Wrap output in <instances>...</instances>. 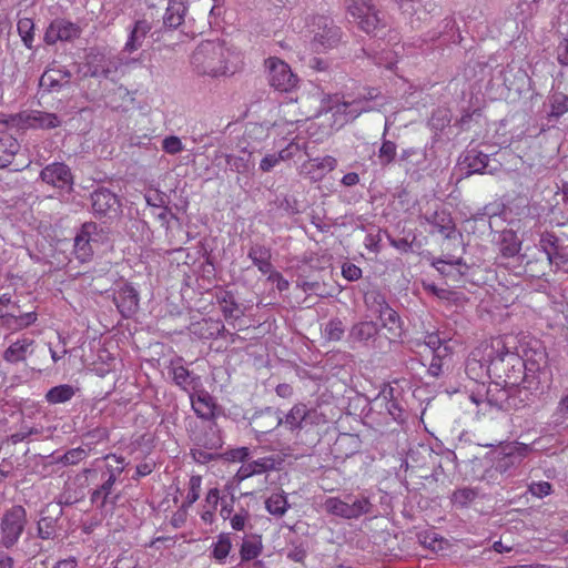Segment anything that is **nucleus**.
I'll list each match as a JSON object with an SVG mask.
<instances>
[{
  "label": "nucleus",
  "mask_w": 568,
  "mask_h": 568,
  "mask_svg": "<svg viewBox=\"0 0 568 568\" xmlns=\"http://www.w3.org/2000/svg\"><path fill=\"white\" fill-rule=\"evenodd\" d=\"M531 448L518 442L507 443L486 454L484 460L489 465L481 479L488 483H499L504 475L513 471L524 462Z\"/></svg>",
  "instance_id": "f257e3e1"
},
{
  "label": "nucleus",
  "mask_w": 568,
  "mask_h": 568,
  "mask_svg": "<svg viewBox=\"0 0 568 568\" xmlns=\"http://www.w3.org/2000/svg\"><path fill=\"white\" fill-rule=\"evenodd\" d=\"M231 52L220 41L201 42L191 55L193 71L202 77L219 78L232 74L229 65Z\"/></svg>",
  "instance_id": "f03ea898"
},
{
  "label": "nucleus",
  "mask_w": 568,
  "mask_h": 568,
  "mask_svg": "<svg viewBox=\"0 0 568 568\" xmlns=\"http://www.w3.org/2000/svg\"><path fill=\"white\" fill-rule=\"evenodd\" d=\"M324 510L336 517L352 520L373 513L374 505L364 494H346L344 497H328L323 503Z\"/></svg>",
  "instance_id": "7ed1b4c3"
},
{
  "label": "nucleus",
  "mask_w": 568,
  "mask_h": 568,
  "mask_svg": "<svg viewBox=\"0 0 568 568\" xmlns=\"http://www.w3.org/2000/svg\"><path fill=\"white\" fill-rule=\"evenodd\" d=\"M351 22L367 34L376 36L386 27L385 17L373 0H351L347 6Z\"/></svg>",
  "instance_id": "20e7f679"
},
{
  "label": "nucleus",
  "mask_w": 568,
  "mask_h": 568,
  "mask_svg": "<svg viewBox=\"0 0 568 568\" xmlns=\"http://www.w3.org/2000/svg\"><path fill=\"white\" fill-rule=\"evenodd\" d=\"M28 524L27 510L21 505L6 509L0 518V545L6 549L13 548L22 536Z\"/></svg>",
  "instance_id": "39448f33"
},
{
  "label": "nucleus",
  "mask_w": 568,
  "mask_h": 568,
  "mask_svg": "<svg viewBox=\"0 0 568 568\" xmlns=\"http://www.w3.org/2000/svg\"><path fill=\"white\" fill-rule=\"evenodd\" d=\"M384 105V97L375 89H368L367 92L352 101H343L332 106L334 115L343 116L341 125L355 120L363 112H369Z\"/></svg>",
  "instance_id": "423d86ee"
},
{
  "label": "nucleus",
  "mask_w": 568,
  "mask_h": 568,
  "mask_svg": "<svg viewBox=\"0 0 568 568\" xmlns=\"http://www.w3.org/2000/svg\"><path fill=\"white\" fill-rule=\"evenodd\" d=\"M308 27L313 34L311 44L316 52L334 49L342 42V29L328 17L316 16Z\"/></svg>",
  "instance_id": "0eeeda50"
},
{
  "label": "nucleus",
  "mask_w": 568,
  "mask_h": 568,
  "mask_svg": "<svg viewBox=\"0 0 568 568\" xmlns=\"http://www.w3.org/2000/svg\"><path fill=\"white\" fill-rule=\"evenodd\" d=\"M266 67L268 69V82L274 89L290 92L296 87L297 77L292 72L286 62L277 58H268Z\"/></svg>",
  "instance_id": "6e6552de"
},
{
  "label": "nucleus",
  "mask_w": 568,
  "mask_h": 568,
  "mask_svg": "<svg viewBox=\"0 0 568 568\" xmlns=\"http://www.w3.org/2000/svg\"><path fill=\"white\" fill-rule=\"evenodd\" d=\"M183 362L184 359L181 356H176L175 358L171 359L168 365V374L175 386L189 395H192V392H196L199 388H201V377L189 371L183 365Z\"/></svg>",
  "instance_id": "1a4fd4ad"
},
{
  "label": "nucleus",
  "mask_w": 568,
  "mask_h": 568,
  "mask_svg": "<svg viewBox=\"0 0 568 568\" xmlns=\"http://www.w3.org/2000/svg\"><path fill=\"white\" fill-rule=\"evenodd\" d=\"M381 327L374 321L363 320L354 323L348 331L347 342L351 348L368 347L378 337Z\"/></svg>",
  "instance_id": "9d476101"
},
{
  "label": "nucleus",
  "mask_w": 568,
  "mask_h": 568,
  "mask_svg": "<svg viewBox=\"0 0 568 568\" xmlns=\"http://www.w3.org/2000/svg\"><path fill=\"white\" fill-rule=\"evenodd\" d=\"M42 182L61 190H71L73 175L71 169L62 162H53L45 165L40 172Z\"/></svg>",
  "instance_id": "9b49d317"
},
{
  "label": "nucleus",
  "mask_w": 568,
  "mask_h": 568,
  "mask_svg": "<svg viewBox=\"0 0 568 568\" xmlns=\"http://www.w3.org/2000/svg\"><path fill=\"white\" fill-rule=\"evenodd\" d=\"M92 210L95 216L104 217L116 215L120 202L118 196L109 189L101 187L91 194Z\"/></svg>",
  "instance_id": "f8f14e48"
},
{
  "label": "nucleus",
  "mask_w": 568,
  "mask_h": 568,
  "mask_svg": "<svg viewBox=\"0 0 568 568\" xmlns=\"http://www.w3.org/2000/svg\"><path fill=\"white\" fill-rule=\"evenodd\" d=\"M62 515L61 507L51 513V504H47L41 509L37 521V537L41 540H53L58 535V524Z\"/></svg>",
  "instance_id": "ddd939ff"
},
{
  "label": "nucleus",
  "mask_w": 568,
  "mask_h": 568,
  "mask_svg": "<svg viewBox=\"0 0 568 568\" xmlns=\"http://www.w3.org/2000/svg\"><path fill=\"white\" fill-rule=\"evenodd\" d=\"M398 164L412 178H419L420 172L427 169L425 150L418 148L404 149L398 158Z\"/></svg>",
  "instance_id": "4468645a"
},
{
  "label": "nucleus",
  "mask_w": 568,
  "mask_h": 568,
  "mask_svg": "<svg viewBox=\"0 0 568 568\" xmlns=\"http://www.w3.org/2000/svg\"><path fill=\"white\" fill-rule=\"evenodd\" d=\"M113 302L121 315L130 318L139 308V293L131 284H124L114 292Z\"/></svg>",
  "instance_id": "2eb2a0df"
},
{
  "label": "nucleus",
  "mask_w": 568,
  "mask_h": 568,
  "mask_svg": "<svg viewBox=\"0 0 568 568\" xmlns=\"http://www.w3.org/2000/svg\"><path fill=\"white\" fill-rule=\"evenodd\" d=\"M72 73L64 67H50L40 78V87L48 92H59L70 85Z\"/></svg>",
  "instance_id": "dca6fc26"
},
{
  "label": "nucleus",
  "mask_w": 568,
  "mask_h": 568,
  "mask_svg": "<svg viewBox=\"0 0 568 568\" xmlns=\"http://www.w3.org/2000/svg\"><path fill=\"white\" fill-rule=\"evenodd\" d=\"M95 232V223H84L74 237V254L82 263L89 261L93 254L91 242L94 241L92 236Z\"/></svg>",
  "instance_id": "f3484780"
},
{
  "label": "nucleus",
  "mask_w": 568,
  "mask_h": 568,
  "mask_svg": "<svg viewBox=\"0 0 568 568\" xmlns=\"http://www.w3.org/2000/svg\"><path fill=\"white\" fill-rule=\"evenodd\" d=\"M283 424V416L277 409L267 407L256 413L251 422L252 428L256 434L265 435L276 429Z\"/></svg>",
  "instance_id": "a211bd4d"
},
{
  "label": "nucleus",
  "mask_w": 568,
  "mask_h": 568,
  "mask_svg": "<svg viewBox=\"0 0 568 568\" xmlns=\"http://www.w3.org/2000/svg\"><path fill=\"white\" fill-rule=\"evenodd\" d=\"M192 409L199 418L211 420L215 417L216 404L214 398L204 389H197L189 395Z\"/></svg>",
  "instance_id": "6ab92c4d"
},
{
  "label": "nucleus",
  "mask_w": 568,
  "mask_h": 568,
  "mask_svg": "<svg viewBox=\"0 0 568 568\" xmlns=\"http://www.w3.org/2000/svg\"><path fill=\"white\" fill-rule=\"evenodd\" d=\"M337 166V160L334 156L326 155L306 161L301 165V172L314 181L321 180L325 173L333 171Z\"/></svg>",
  "instance_id": "aec40b11"
},
{
  "label": "nucleus",
  "mask_w": 568,
  "mask_h": 568,
  "mask_svg": "<svg viewBox=\"0 0 568 568\" xmlns=\"http://www.w3.org/2000/svg\"><path fill=\"white\" fill-rule=\"evenodd\" d=\"M278 460L273 456L258 458L243 464L236 473V478L242 481L251 476L261 475L277 469Z\"/></svg>",
  "instance_id": "412c9836"
},
{
  "label": "nucleus",
  "mask_w": 568,
  "mask_h": 568,
  "mask_svg": "<svg viewBox=\"0 0 568 568\" xmlns=\"http://www.w3.org/2000/svg\"><path fill=\"white\" fill-rule=\"evenodd\" d=\"M427 224L434 226L438 233L445 239L449 240L454 237L456 232L455 222L449 212L446 210L435 211L430 214H425L422 217Z\"/></svg>",
  "instance_id": "4be33fe9"
},
{
  "label": "nucleus",
  "mask_w": 568,
  "mask_h": 568,
  "mask_svg": "<svg viewBox=\"0 0 568 568\" xmlns=\"http://www.w3.org/2000/svg\"><path fill=\"white\" fill-rule=\"evenodd\" d=\"M151 23L146 20H138L131 30L128 41L124 44L122 53H132L140 49L148 33L151 31Z\"/></svg>",
  "instance_id": "5701e85b"
},
{
  "label": "nucleus",
  "mask_w": 568,
  "mask_h": 568,
  "mask_svg": "<svg viewBox=\"0 0 568 568\" xmlns=\"http://www.w3.org/2000/svg\"><path fill=\"white\" fill-rule=\"evenodd\" d=\"M489 156L477 150H469L464 159V163L467 165V174H493L496 169H489Z\"/></svg>",
  "instance_id": "b1692460"
},
{
  "label": "nucleus",
  "mask_w": 568,
  "mask_h": 568,
  "mask_svg": "<svg viewBox=\"0 0 568 568\" xmlns=\"http://www.w3.org/2000/svg\"><path fill=\"white\" fill-rule=\"evenodd\" d=\"M300 149L301 146L298 143L291 142L278 153L266 154L260 162V170L263 173L271 172L280 162L293 158Z\"/></svg>",
  "instance_id": "393cba45"
},
{
  "label": "nucleus",
  "mask_w": 568,
  "mask_h": 568,
  "mask_svg": "<svg viewBox=\"0 0 568 568\" xmlns=\"http://www.w3.org/2000/svg\"><path fill=\"white\" fill-rule=\"evenodd\" d=\"M100 61L104 70L100 71V74H103V78L109 79L116 74L122 67H129L131 64H135L140 61L136 58H126L124 53H120L114 57L105 58L104 55H100Z\"/></svg>",
  "instance_id": "a878e982"
},
{
  "label": "nucleus",
  "mask_w": 568,
  "mask_h": 568,
  "mask_svg": "<svg viewBox=\"0 0 568 568\" xmlns=\"http://www.w3.org/2000/svg\"><path fill=\"white\" fill-rule=\"evenodd\" d=\"M185 13V0H169L168 8L163 17L164 26L170 29H176L183 23Z\"/></svg>",
  "instance_id": "bb28decb"
},
{
  "label": "nucleus",
  "mask_w": 568,
  "mask_h": 568,
  "mask_svg": "<svg viewBox=\"0 0 568 568\" xmlns=\"http://www.w3.org/2000/svg\"><path fill=\"white\" fill-rule=\"evenodd\" d=\"M248 258L263 274L272 273L273 265L271 263V250L264 245H252L247 253Z\"/></svg>",
  "instance_id": "cd10ccee"
},
{
  "label": "nucleus",
  "mask_w": 568,
  "mask_h": 568,
  "mask_svg": "<svg viewBox=\"0 0 568 568\" xmlns=\"http://www.w3.org/2000/svg\"><path fill=\"white\" fill-rule=\"evenodd\" d=\"M33 343L34 341L31 338L18 339L4 351L3 359L12 364L24 361L27 355L31 353Z\"/></svg>",
  "instance_id": "c85d7f7f"
},
{
  "label": "nucleus",
  "mask_w": 568,
  "mask_h": 568,
  "mask_svg": "<svg viewBox=\"0 0 568 568\" xmlns=\"http://www.w3.org/2000/svg\"><path fill=\"white\" fill-rule=\"evenodd\" d=\"M37 318L36 312H28L21 315L6 313V315H1V326L10 331H20L32 325Z\"/></svg>",
  "instance_id": "c756f323"
},
{
  "label": "nucleus",
  "mask_w": 568,
  "mask_h": 568,
  "mask_svg": "<svg viewBox=\"0 0 568 568\" xmlns=\"http://www.w3.org/2000/svg\"><path fill=\"white\" fill-rule=\"evenodd\" d=\"M486 400L498 409H507L511 406L509 390L495 383L488 386Z\"/></svg>",
  "instance_id": "7c9ffc66"
},
{
  "label": "nucleus",
  "mask_w": 568,
  "mask_h": 568,
  "mask_svg": "<svg viewBox=\"0 0 568 568\" xmlns=\"http://www.w3.org/2000/svg\"><path fill=\"white\" fill-rule=\"evenodd\" d=\"M20 150V144L17 139L11 135H6L0 139V169L10 165Z\"/></svg>",
  "instance_id": "2f4dec72"
},
{
  "label": "nucleus",
  "mask_w": 568,
  "mask_h": 568,
  "mask_svg": "<svg viewBox=\"0 0 568 568\" xmlns=\"http://www.w3.org/2000/svg\"><path fill=\"white\" fill-rule=\"evenodd\" d=\"M305 415L306 405L297 403L283 416V424L292 432L302 429L305 426Z\"/></svg>",
  "instance_id": "473e14b6"
},
{
  "label": "nucleus",
  "mask_w": 568,
  "mask_h": 568,
  "mask_svg": "<svg viewBox=\"0 0 568 568\" xmlns=\"http://www.w3.org/2000/svg\"><path fill=\"white\" fill-rule=\"evenodd\" d=\"M77 390V388L69 384L58 385L47 392L45 400L52 405L63 404L69 402Z\"/></svg>",
  "instance_id": "72a5a7b5"
},
{
  "label": "nucleus",
  "mask_w": 568,
  "mask_h": 568,
  "mask_svg": "<svg viewBox=\"0 0 568 568\" xmlns=\"http://www.w3.org/2000/svg\"><path fill=\"white\" fill-rule=\"evenodd\" d=\"M450 354V348H440L436 353H432L433 357L428 366V374L433 377L442 376L445 368H448Z\"/></svg>",
  "instance_id": "f704fd0d"
},
{
  "label": "nucleus",
  "mask_w": 568,
  "mask_h": 568,
  "mask_svg": "<svg viewBox=\"0 0 568 568\" xmlns=\"http://www.w3.org/2000/svg\"><path fill=\"white\" fill-rule=\"evenodd\" d=\"M111 457L121 466H118L115 468H111L108 466V470L103 475V477H105V478H104L103 484L99 488H100V491H102L104 494V496H106V497L111 494L113 485L116 481V478L120 476V474L124 469V466H123L124 458L123 457H120L116 455H108L105 458H111Z\"/></svg>",
  "instance_id": "c9c22d12"
},
{
  "label": "nucleus",
  "mask_w": 568,
  "mask_h": 568,
  "mask_svg": "<svg viewBox=\"0 0 568 568\" xmlns=\"http://www.w3.org/2000/svg\"><path fill=\"white\" fill-rule=\"evenodd\" d=\"M286 495L282 493H274L265 500L266 510L276 517H282L288 509Z\"/></svg>",
  "instance_id": "e433bc0d"
},
{
  "label": "nucleus",
  "mask_w": 568,
  "mask_h": 568,
  "mask_svg": "<svg viewBox=\"0 0 568 568\" xmlns=\"http://www.w3.org/2000/svg\"><path fill=\"white\" fill-rule=\"evenodd\" d=\"M397 145L390 140L383 139L377 152V163L382 168L389 166L396 159Z\"/></svg>",
  "instance_id": "4c0bfd02"
},
{
  "label": "nucleus",
  "mask_w": 568,
  "mask_h": 568,
  "mask_svg": "<svg viewBox=\"0 0 568 568\" xmlns=\"http://www.w3.org/2000/svg\"><path fill=\"white\" fill-rule=\"evenodd\" d=\"M220 307L225 318L237 320L243 315L240 305L235 302L234 296L230 292H224L220 298Z\"/></svg>",
  "instance_id": "58836bf2"
},
{
  "label": "nucleus",
  "mask_w": 568,
  "mask_h": 568,
  "mask_svg": "<svg viewBox=\"0 0 568 568\" xmlns=\"http://www.w3.org/2000/svg\"><path fill=\"white\" fill-rule=\"evenodd\" d=\"M232 549V541L230 534H220L217 536L216 542L213 545L212 549V557L223 564L225 562V559L227 558L230 551Z\"/></svg>",
  "instance_id": "ea45409f"
},
{
  "label": "nucleus",
  "mask_w": 568,
  "mask_h": 568,
  "mask_svg": "<svg viewBox=\"0 0 568 568\" xmlns=\"http://www.w3.org/2000/svg\"><path fill=\"white\" fill-rule=\"evenodd\" d=\"M493 349L495 352V355L493 356L491 354H489L488 356L490 357V365L494 366L496 369L498 368V365L503 363L505 359H508L509 362L520 363V358L517 356V354L508 351L499 339L496 341V344L493 345Z\"/></svg>",
  "instance_id": "a19ab883"
},
{
  "label": "nucleus",
  "mask_w": 568,
  "mask_h": 568,
  "mask_svg": "<svg viewBox=\"0 0 568 568\" xmlns=\"http://www.w3.org/2000/svg\"><path fill=\"white\" fill-rule=\"evenodd\" d=\"M253 153L242 151L240 155L227 154L226 155V164L230 169L237 173H245L251 168V158Z\"/></svg>",
  "instance_id": "79ce46f5"
},
{
  "label": "nucleus",
  "mask_w": 568,
  "mask_h": 568,
  "mask_svg": "<svg viewBox=\"0 0 568 568\" xmlns=\"http://www.w3.org/2000/svg\"><path fill=\"white\" fill-rule=\"evenodd\" d=\"M520 247L521 243L513 231H506L503 233L500 243V253L503 256L513 257L519 253Z\"/></svg>",
  "instance_id": "37998d69"
},
{
  "label": "nucleus",
  "mask_w": 568,
  "mask_h": 568,
  "mask_svg": "<svg viewBox=\"0 0 568 568\" xmlns=\"http://www.w3.org/2000/svg\"><path fill=\"white\" fill-rule=\"evenodd\" d=\"M42 434H43L42 426L22 425L18 432L6 437V440L10 442L13 445H17L18 443L30 439L32 436L38 437V436H41Z\"/></svg>",
  "instance_id": "c03bdc74"
},
{
  "label": "nucleus",
  "mask_w": 568,
  "mask_h": 568,
  "mask_svg": "<svg viewBox=\"0 0 568 568\" xmlns=\"http://www.w3.org/2000/svg\"><path fill=\"white\" fill-rule=\"evenodd\" d=\"M261 551H262V542L256 536H253L248 539L243 540V542L241 545V549H240V555H241L242 560L247 561V560H252V559H255L256 557H258Z\"/></svg>",
  "instance_id": "a18cd8bd"
},
{
  "label": "nucleus",
  "mask_w": 568,
  "mask_h": 568,
  "mask_svg": "<svg viewBox=\"0 0 568 568\" xmlns=\"http://www.w3.org/2000/svg\"><path fill=\"white\" fill-rule=\"evenodd\" d=\"M57 31L61 41H71L80 36V28L64 19L54 20Z\"/></svg>",
  "instance_id": "49530a36"
},
{
  "label": "nucleus",
  "mask_w": 568,
  "mask_h": 568,
  "mask_svg": "<svg viewBox=\"0 0 568 568\" xmlns=\"http://www.w3.org/2000/svg\"><path fill=\"white\" fill-rule=\"evenodd\" d=\"M30 119L33 125L41 129H54L61 123L54 113H45L41 111H34Z\"/></svg>",
  "instance_id": "de8ad7c7"
},
{
  "label": "nucleus",
  "mask_w": 568,
  "mask_h": 568,
  "mask_svg": "<svg viewBox=\"0 0 568 568\" xmlns=\"http://www.w3.org/2000/svg\"><path fill=\"white\" fill-rule=\"evenodd\" d=\"M477 495H478V493L476 489L469 488V487H463V488L456 489L453 493L452 503L459 508H465L471 501L475 500Z\"/></svg>",
  "instance_id": "09e8293b"
},
{
  "label": "nucleus",
  "mask_w": 568,
  "mask_h": 568,
  "mask_svg": "<svg viewBox=\"0 0 568 568\" xmlns=\"http://www.w3.org/2000/svg\"><path fill=\"white\" fill-rule=\"evenodd\" d=\"M365 304L378 316L382 314V312L385 311V308L389 306V304L386 302L385 296L377 291L368 292L365 295Z\"/></svg>",
  "instance_id": "8fccbe9b"
},
{
  "label": "nucleus",
  "mask_w": 568,
  "mask_h": 568,
  "mask_svg": "<svg viewBox=\"0 0 568 568\" xmlns=\"http://www.w3.org/2000/svg\"><path fill=\"white\" fill-rule=\"evenodd\" d=\"M33 28L34 24L30 18H21L19 19L17 24L18 33L21 37V40L24 43V45L29 49L32 48V43L34 40Z\"/></svg>",
  "instance_id": "3c124183"
},
{
  "label": "nucleus",
  "mask_w": 568,
  "mask_h": 568,
  "mask_svg": "<svg viewBox=\"0 0 568 568\" xmlns=\"http://www.w3.org/2000/svg\"><path fill=\"white\" fill-rule=\"evenodd\" d=\"M456 21L453 17H446L442 20L438 26V30L434 31L430 36V40L434 41L440 37H445L448 40H455Z\"/></svg>",
  "instance_id": "603ef678"
},
{
  "label": "nucleus",
  "mask_w": 568,
  "mask_h": 568,
  "mask_svg": "<svg viewBox=\"0 0 568 568\" xmlns=\"http://www.w3.org/2000/svg\"><path fill=\"white\" fill-rule=\"evenodd\" d=\"M378 317L381 318L383 326L388 331H396L402 327V321L398 313L390 306L385 308Z\"/></svg>",
  "instance_id": "864d4df0"
},
{
  "label": "nucleus",
  "mask_w": 568,
  "mask_h": 568,
  "mask_svg": "<svg viewBox=\"0 0 568 568\" xmlns=\"http://www.w3.org/2000/svg\"><path fill=\"white\" fill-rule=\"evenodd\" d=\"M568 112V97L562 93H556L551 98V110L549 115L559 118Z\"/></svg>",
  "instance_id": "5fc2aeb1"
},
{
  "label": "nucleus",
  "mask_w": 568,
  "mask_h": 568,
  "mask_svg": "<svg viewBox=\"0 0 568 568\" xmlns=\"http://www.w3.org/2000/svg\"><path fill=\"white\" fill-rule=\"evenodd\" d=\"M325 335L329 341H339L344 333V325L341 320L333 318L325 326Z\"/></svg>",
  "instance_id": "6e6d98bb"
},
{
  "label": "nucleus",
  "mask_w": 568,
  "mask_h": 568,
  "mask_svg": "<svg viewBox=\"0 0 568 568\" xmlns=\"http://www.w3.org/2000/svg\"><path fill=\"white\" fill-rule=\"evenodd\" d=\"M88 456V452L82 447L68 450L61 458L64 465H75Z\"/></svg>",
  "instance_id": "4d7b16f0"
},
{
  "label": "nucleus",
  "mask_w": 568,
  "mask_h": 568,
  "mask_svg": "<svg viewBox=\"0 0 568 568\" xmlns=\"http://www.w3.org/2000/svg\"><path fill=\"white\" fill-rule=\"evenodd\" d=\"M424 344L432 353H436L440 348H450L444 339H442L438 333H427L424 338Z\"/></svg>",
  "instance_id": "13d9d810"
},
{
  "label": "nucleus",
  "mask_w": 568,
  "mask_h": 568,
  "mask_svg": "<svg viewBox=\"0 0 568 568\" xmlns=\"http://www.w3.org/2000/svg\"><path fill=\"white\" fill-rule=\"evenodd\" d=\"M81 499V496H78L75 490H73L70 486H67L64 490L59 495L58 504L60 506H71L78 503Z\"/></svg>",
  "instance_id": "bf43d9fd"
},
{
  "label": "nucleus",
  "mask_w": 568,
  "mask_h": 568,
  "mask_svg": "<svg viewBox=\"0 0 568 568\" xmlns=\"http://www.w3.org/2000/svg\"><path fill=\"white\" fill-rule=\"evenodd\" d=\"M163 150L169 154H178L183 150V144L178 136H168L162 143Z\"/></svg>",
  "instance_id": "052dcab7"
},
{
  "label": "nucleus",
  "mask_w": 568,
  "mask_h": 568,
  "mask_svg": "<svg viewBox=\"0 0 568 568\" xmlns=\"http://www.w3.org/2000/svg\"><path fill=\"white\" fill-rule=\"evenodd\" d=\"M558 237L552 233H546L541 235L539 246L541 251L548 256V253L552 252L558 245Z\"/></svg>",
  "instance_id": "680f3d73"
},
{
  "label": "nucleus",
  "mask_w": 568,
  "mask_h": 568,
  "mask_svg": "<svg viewBox=\"0 0 568 568\" xmlns=\"http://www.w3.org/2000/svg\"><path fill=\"white\" fill-rule=\"evenodd\" d=\"M342 275L347 281L354 282L362 277V270L353 263H344L342 266Z\"/></svg>",
  "instance_id": "e2e57ef3"
},
{
  "label": "nucleus",
  "mask_w": 568,
  "mask_h": 568,
  "mask_svg": "<svg viewBox=\"0 0 568 568\" xmlns=\"http://www.w3.org/2000/svg\"><path fill=\"white\" fill-rule=\"evenodd\" d=\"M557 61L560 65H568V33L560 40L556 49Z\"/></svg>",
  "instance_id": "0e129e2a"
},
{
  "label": "nucleus",
  "mask_w": 568,
  "mask_h": 568,
  "mask_svg": "<svg viewBox=\"0 0 568 568\" xmlns=\"http://www.w3.org/2000/svg\"><path fill=\"white\" fill-rule=\"evenodd\" d=\"M529 493L536 497L542 498L550 494L551 485L548 481H538L529 485Z\"/></svg>",
  "instance_id": "69168bd1"
},
{
  "label": "nucleus",
  "mask_w": 568,
  "mask_h": 568,
  "mask_svg": "<svg viewBox=\"0 0 568 568\" xmlns=\"http://www.w3.org/2000/svg\"><path fill=\"white\" fill-rule=\"evenodd\" d=\"M200 486H201V478L200 477H191L190 479V488L186 495V503L189 505H192L195 503L200 497Z\"/></svg>",
  "instance_id": "338daca9"
},
{
  "label": "nucleus",
  "mask_w": 568,
  "mask_h": 568,
  "mask_svg": "<svg viewBox=\"0 0 568 568\" xmlns=\"http://www.w3.org/2000/svg\"><path fill=\"white\" fill-rule=\"evenodd\" d=\"M248 517V511L242 509L230 518L231 527L237 531L244 530Z\"/></svg>",
  "instance_id": "774afa93"
}]
</instances>
